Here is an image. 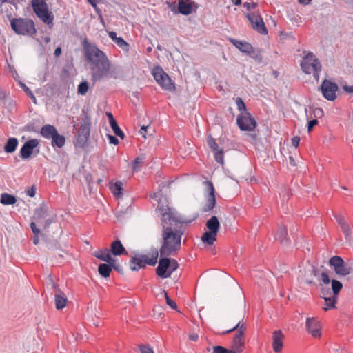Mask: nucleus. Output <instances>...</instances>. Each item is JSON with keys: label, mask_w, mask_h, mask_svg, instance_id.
I'll list each match as a JSON object with an SVG mask.
<instances>
[{"label": "nucleus", "mask_w": 353, "mask_h": 353, "mask_svg": "<svg viewBox=\"0 0 353 353\" xmlns=\"http://www.w3.org/2000/svg\"><path fill=\"white\" fill-rule=\"evenodd\" d=\"M158 210L161 213L163 228V243L160 254L168 256L174 254L181 248V236L184 233L183 224L189 221H186L161 201L159 203Z\"/></svg>", "instance_id": "1"}, {"label": "nucleus", "mask_w": 353, "mask_h": 353, "mask_svg": "<svg viewBox=\"0 0 353 353\" xmlns=\"http://www.w3.org/2000/svg\"><path fill=\"white\" fill-rule=\"evenodd\" d=\"M301 67L305 73H313L314 79L319 81V72L321 70V64L314 54L312 52L307 53L303 57Z\"/></svg>", "instance_id": "2"}, {"label": "nucleus", "mask_w": 353, "mask_h": 353, "mask_svg": "<svg viewBox=\"0 0 353 353\" xmlns=\"http://www.w3.org/2000/svg\"><path fill=\"white\" fill-rule=\"evenodd\" d=\"M83 47L85 58L90 62V65L108 59L104 52L99 49L96 45L90 43L87 39L83 40Z\"/></svg>", "instance_id": "3"}, {"label": "nucleus", "mask_w": 353, "mask_h": 353, "mask_svg": "<svg viewBox=\"0 0 353 353\" xmlns=\"http://www.w3.org/2000/svg\"><path fill=\"white\" fill-rule=\"evenodd\" d=\"M10 25L17 34L32 35L36 32L34 22L28 19H12Z\"/></svg>", "instance_id": "4"}, {"label": "nucleus", "mask_w": 353, "mask_h": 353, "mask_svg": "<svg viewBox=\"0 0 353 353\" xmlns=\"http://www.w3.org/2000/svg\"><path fill=\"white\" fill-rule=\"evenodd\" d=\"M32 6L37 16L46 24L52 27L54 16L48 10L44 0H32Z\"/></svg>", "instance_id": "5"}, {"label": "nucleus", "mask_w": 353, "mask_h": 353, "mask_svg": "<svg viewBox=\"0 0 353 353\" xmlns=\"http://www.w3.org/2000/svg\"><path fill=\"white\" fill-rule=\"evenodd\" d=\"M178 268L179 264L176 260L165 257L159 260L156 272L159 277L165 279L170 277Z\"/></svg>", "instance_id": "6"}, {"label": "nucleus", "mask_w": 353, "mask_h": 353, "mask_svg": "<svg viewBox=\"0 0 353 353\" xmlns=\"http://www.w3.org/2000/svg\"><path fill=\"white\" fill-rule=\"evenodd\" d=\"M110 68L108 59L90 65L92 81L97 82L107 77L110 73Z\"/></svg>", "instance_id": "7"}, {"label": "nucleus", "mask_w": 353, "mask_h": 353, "mask_svg": "<svg viewBox=\"0 0 353 353\" xmlns=\"http://www.w3.org/2000/svg\"><path fill=\"white\" fill-rule=\"evenodd\" d=\"M235 330H237V332L233 339L232 348L237 350L238 352H241L245 345L244 331L245 327L244 323H241V321H239L233 328L224 332V334L230 333Z\"/></svg>", "instance_id": "8"}, {"label": "nucleus", "mask_w": 353, "mask_h": 353, "mask_svg": "<svg viewBox=\"0 0 353 353\" xmlns=\"http://www.w3.org/2000/svg\"><path fill=\"white\" fill-rule=\"evenodd\" d=\"M152 75L157 83L164 90L168 91L174 90V85L168 74L161 68L157 67L152 70Z\"/></svg>", "instance_id": "9"}, {"label": "nucleus", "mask_w": 353, "mask_h": 353, "mask_svg": "<svg viewBox=\"0 0 353 353\" xmlns=\"http://www.w3.org/2000/svg\"><path fill=\"white\" fill-rule=\"evenodd\" d=\"M329 264L334 268L335 273L339 276H345L352 272V268L345 263L343 259L339 256L331 257L329 261Z\"/></svg>", "instance_id": "10"}, {"label": "nucleus", "mask_w": 353, "mask_h": 353, "mask_svg": "<svg viewBox=\"0 0 353 353\" xmlns=\"http://www.w3.org/2000/svg\"><path fill=\"white\" fill-rule=\"evenodd\" d=\"M90 132V120L88 117H85L81 123V128L77 132V139L76 145L82 148L87 143Z\"/></svg>", "instance_id": "11"}, {"label": "nucleus", "mask_w": 353, "mask_h": 353, "mask_svg": "<svg viewBox=\"0 0 353 353\" xmlns=\"http://www.w3.org/2000/svg\"><path fill=\"white\" fill-rule=\"evenodd\" d=\"M236 123L239 128L243 131H252L256 126L255 119L252 117L250 113L248 112H241V114L237 117Z\"/></svg>", "instance_id": "12"}, {"label": "nucleus", "mask_w": 353, "mask_h": 353, "mask_svg": "<svg viewBox=\"0 0 353 353\" xmlns=\"http://www.w3.org/2000/svg\"><path fill=\"white\" fill-rule=\"evenodd\" d=\"M246 17L249 20L251 23L252 28L261 34H267L268 30L265 27V25L263 22V20L259 14L257 12H252L246 14Z\"/></svg>", "instance_id": "13"}, {"label": "nucleus", "mask_w": 353, "mask_h": 353, "mask_svg": "<svg viewBox=\"0 0 353 353\" xmlns=\"http://www.w3.org/2000/svg\"><path fill=\"white\" fill-rule=\"evenodd\" d=\"M321 90L327 100L334 101L336 98L338 85L335 83L325 79L321 85Z\"/></svg>", "instance_id": "14"}, {"label": "nucleus", "mask_w": 353, "mask_h": 353, "mask_svg": "<svg viewBox=\"0 0 353 353\" xmlns=\"http://www.w3.org/2000/svg\"><path fill=\"white\" fill-rule=\"evenodd\" d=\"M39 141L38 139H30L23 144L20 150V156L23 159H29L31 155L34 153L35 149H37V153L39 152Z\"/></svg>", "instance_id": "15"}, {"label": "nucleus", "mask_w": 353, "mask_h": 353, "mask_svg": "<svg viewBox=\"0 0 353 353\" xmlns=\"http://www.w3.org/2000/svg\"><path fill=\"white\" fill-rule=\"evenodd\" d=\"M53 292L54 293V303L56 309L61 310L65 307L68 302V299L65 294L61 290L59 285L52 284Z\"/></svg>", "instance_id": "16"}, {"label": "nucleus", "mask_w": 353, "mask_h": 353, "mask_svg": "<svg viewBox=\"0 0 353 353\" xmlns=\"http://www.w3.org/2000/svg\"><path fill=\"white\" fill-rule=\"evenodd\" d=\"M206 185L207 192H208L207 203L203 208V212H208L212 210L216 203V199L214 195V188L213 184L207 181L205 182Z\"/></svg>", "instance_id": "17"}, {"label": "nucleus", "mask_w": 353, "mask_h": 353, "mask_svg": "<svg viewBox=\"0 0 353 353\" xmlns=\"http://www.w3.org/2000/svg\"><path fill=\"white\" fill-rule=\"evenodd\" d=\"M306 330L314 338L321 336L319 322L315 318H307L305 323Z\"/></svg>", "instance_id": "18"}, {"label": "nucleus", "mask_w": 353, "mask_h": 353, "mask_svg": "<svg viewBox=\"0 0 353 353\" xmlns=\"http://www.w3.org/2000/svg\"><path fill=\"white\" fill-rule=\"evenodd\" d=\"M335 218L345 235V239L349 242L352 241L353 239L352 229L345 220V218L341 215H336Z\"/></svg>", "instance_id": "19"}, {"label": "nucleus", "mask_w": 353, "mask_h": 353, "mask_svg": "<svg viewBox=\"0 0 353 353\" xmlns=\"http://www.w3.org/2000/svg\"><path fill=\"white\" fill-rule=\"evenodd\" d=\"M283 338L284 335L283 334L281 330H278L274 332L272 347L275 352L278 353L281 352L283 348Z\"/></svg>", "instance_id": "20"}, {"label": "nucleus", "mask_w": 353, "mask_h": 353, "mask_svg": "<svg viewBox=\"0 0 353 353\" xmlns=\"http://www.w3.org/2000/svg\"><path fill=\"white\" fill-rule=\"evenodd\" d=\"M141 256L145 263L150 265H154L157 262L159 251L156 248H152L147 254H142Z\"/></svg>", "instance_id": "21"}, {"label": "nucleus", "mask_w": 353, "mask_h": 353, "mask_svg": "<svg viewBox=\"0 0 353 353\" xmlns=\"http://www.w3.org/2000/svg\"><path fill=\"white\" fill-rule=\"evenodd\" d=\"M275 238L282 245L288 246L290 243V239L288 237L286 227L281 226L276 234Z\"/></svg>", "instance_id": "22"}, {"label": "nucleus", "mask_w": 353, "mask_h": 353, "mask_svg": "<svg viewBox=\"0 0 353 353\" xmlns=\"http://www.w3.org/2000/svg\"><path fill=\"white\" fill-rule=\"evenodd\" d=\"M110 254L111 253L108 249H105L103 250L96 251L94 253V256L101 261L112 265V263L115 262V259L111 256Z\"/></svg>", "instance_id": "23"}, {"label": "nucleus", "mask_w": 353, "mask_h": 353, "mask_svg": "<svg viewBox=\"0 0 353 353\" xmlns=\"http://www.w3.org/2000/svg\"><path fill=\"white\" fill-rule=\"evenodd\" d=\"M322 294L327 307L331 308L335 307L337 296L334 295L332 296L330 289L322 288Z\"/></svg>", "instance_id": "24"}, {"label": "nucleus", "mask_w": 353, "mask_h": 353, "mask_svg": "<svg viewBox=\"0 0 353 353\" xmlns=\"http://www.w3.org/2000/svg\"><path fill=\"white\" fill-rule=\"evenodd\" d=\"M109 250L110 253L114 254V256H119L123 254H128L120 240H116L113 241L111 243L110 249Z\"/></svg>", "instance_id": "25"}, {"label": "nucleus", "mask_w": 353, "mask_h": 353, "mask_svg": "<svg viewBox=\"0 0 353 353\" xmlns=\"http://www.w3.org/2000/svg\"><path fill=\"white\" fill-rule=\"evenodd\" d=\"M145 263L144 259L142 258L141 255L139 256H134L130 261V269L132 271H137L142 268L145 266Z\"/></svg>", "instance_id": "26"}, {"label": "nucleus", "mask_w": 353, "mask_h": 353, "mask_svg": "<svg viewBox=\"0 0 353 353\" xmlns=\"http://www.w3.org/2000/svg\"><path fill=\"white\" fill-rule=\"evenodd\" d=\"M232 42L238 49H239V50L243 52L250 54L253 51V47L249 43L237 41L235 39H232Z\"/></svg>", "instance_id": "27"}, {"label": "nucleus", "mask_w": 353, "mask_h": 353, "mask_svg": "<svg viewBox=\"0 0 353 353\" xmlns=\"http://www.w3.org/2000/svg\"><path fill=\"white\" fill-rule=\"evenodd\" d=\"M217 234V232L212 231H206L201 236V241L203 243L212 245L216 241Z\"/></svg>", "instance_id": "28"}, {"label": "nucleus", "mask_w": 353, "mask_h": 353, "mask_svg": "<svg viewBox=\"0 0 353 353\" xmlns=\"http://www.w3.org/2000/svg\"><path fill=\"white\" fill-rule=\"evenodd\" d=\"M57 132L56 128L51 125H46L41 129V134L48 139H52Z\"/></svg>", "instance_id": "29"}, {"label": "nucleus", "mask_w": 353, "mask_h": 353, "mask_svg": "<svg viewBox=\"0 0 353 353\" xmlns=\"http://www.w3.org/2000/svg\"><path fill=\"white\" fill-rule=\"evenodd\" d=\"M206 227L210 231L218 233L220 228V223L218 220V218L215 216H212L209 220L207 221Z\"/></svg>", "instance_id": "30"}, {"label": "nucleus", "mask_w": 353, "mask_h": 353, "mask_svg": "<svg viewBox=\"0 0 353 353\" xmlns=\"http://www.w3.org/2000/svg\"><path fill=\"white\" fill-rule=\"evenodd\" d=\"M116 268L113 264H106V263H102L100 264L98 268V272L101 276H102L104 278H107L110 276V274L112 271V268Z\"/></svg>", "instance_id": "31"}, {"label": "nucleus", "mask_w": 353, "mask_h": 353, "mask_svg": "<svg viewBox=\"0 0 353 353\" xmlns=\"http://www.w3.org/2000/svg\"><path fill=\"white\" fill-rule=\"evenodd\" d=\"M18 145L17 138H9L4 146V150L8 153H12L15 151Z\"/></svg>", "instance_id": "32"}, {"label": "nucleus", "mask_w": 353, "mask_h": 353, "mask_svg": "<svg viewBox=\"0 0 353 353\" xmlns=\"http://www.w3.org/2000/svg\"><path fill=\"white\" fill-rule=\"evenodd\" d=\"M52 139V145L53 147H57V148H62L65 143V139L64 136L59 134L58 132H57Z\"/></svg>", "instance_id": "33"}, {"label": "nucleus", "mask_w": 353, "mask_h": 353, "mask_svg": "<svg viewBox=\"0 0 353 353\" xmlns=\"http://www.w3.org/2000/svg\"><path fill=\"white\" fill-rule=\"evenodd\" d=\"M178 8L179 12L185 15L190 14L192 11V6L188 3L184 2L183 0H180Z\"/></svg>", "instance_id": "34"}, {"label": "nucleus", "mask_w": 353, "mask_h": 353, "mask_svg": "<svg viewBox=\"0 0 353 353\" xmlns=\"http://www.w3.org/2000/svg\"><path fill=\"white\" fill-rule=\"evenodd\" d=\"M16 201V198L8 193H3L1 196V203L5 205H13Z\"/></svg>", "instance_id": "35"}, {"label": "nucleus", "mask_w": 353, "mask_h": 353, "mask_svg": "<svg viewBox=\"0 0 353 353\" xmlns=\"http://www.w3.org/2000/svg\"><path fill=\"white\" fill-rule=\"evenodd\" d=\"M310 110L312 111L310 115L307 114V119H312L314 117V119L321 118L323 116V111L320 108H311L310 107Z\"/></svg>", "instance_id": "36"}, {"label": "nucleus", "mask_w": 353, "mask_h": 353, "mask_svg": "<svg viewBox=\"0 0 353 353\" xmlns=\"http://www.w3.org/2000/svg\"><path fill=\"white\" fill-rule=\"evenodd\" d=\"M114 43L125 52H128L129 51L130 46L122 37H118Z\"/></svg>", "instance_id": "37"}, {"label": "nucleus", "mask_w": 353, "mask_h": 353, "mask_svg": "<svg viewBox=\"0 0 353 353\" xmlns=\"http://www.w3.org/2000/svg\"><path fill=\"white\" fill-rule=\"evenodd\" d=\"M342 287L343 285L340 281L333 279L332 281V290L333 295L337 296Z\"/></svg>", "instance_id": "38"}, {"label": "nucleus", "mask_w": 353, "mask_h": 353, "mask_svg": "<svg viewBox=\"0 0 353 353\" xmlns=\"http://www.w3.org/2000/svg\"><path fill=\"white\" fill-rule=\"evenodd\" d=\"M89 90V83L87 81L81 82L77 88V93L80 95H85Z\"/></svg>", "instance_id": "39"}, {"label": "nucleus", "mask_w": 353, "mask_h": 353, "mask_svg": "<svg viewBox=\"0 0 353 353\" xmlns=\"http://www.w3.org/2000/svg\"><path fill=\"white\" fill-rule=\"evenodd\" d=\"M122 183L120 181L116 182L112 188V193L117 197H119L122 195Z\"/></svg>", "instance_id": "40"}, {"label": "nucleus", "mask_w": 353, "mask_h": 353, "mask_svg": "<svg viewBox=\"0 0 353 353\" xmlns=\"http://www.w3.org/2000/svg\"><path fill=\"white\" fill-rule=\"evenodd\" d=\"M114 133L118 136L119 137H120L121 139H123L124 137H125V134L123 132V131L121 130V128H119V126L118 125L117 123L115 122L112 124L110 125Z\"/></svg>", "instance_id": "41"}, {"label": "nucleus", "mask_w": 353, "mask_h": 353, "mask_svg": "<svg viewBox=\"0 0 353 353\" xmlns=\"http://www.w3.org/2000/svg\"><path fill=\"white\" fill-rule=\"evenodd\" d=\"M207 142L208 145L213 150L214 152L219 150L215 139L212 138L211 136H209L208 137Z\"/></svg>", "instance_id": "42"}, {"label": "nucleus", "mask_w": 353, "mask_h": 353, "mask_svg": "<svg viewBox=\"0 0 353 353\" xmlns=\"http://www.w3.org/2000/svg\"><path fill=\"white\" fill-rule=\"evenodd\" d=\"M214 157L219 163L223 164L224 159H223V150L220 149L216 152H214Z\"/></svg>", "instance_id": "43"}, {"label": "nucleus", "mask_w": 353, "mask_h": 353, "mask_svg": "<svg viewBox=\"0 0 353 353\" xmlns=\"http://www.w3.org/2000/svg\"><path fill=\"white\" fill-rule=\"evenodd\" d=\"M236 103L238 108V110L241 111V112H248L246 110V106L245 103L243 101L241 98H237L236 100Z\"/></svg>", "instance_id": "44"}, {"label": "nucleus", "mask_w": 353, "mask_h": 353, "mask_svg": "<svg viewBox=\"0 0 353 353\" xmlns=\"http://www.w3.org/2000/svg\"><path fill=\"white\" fill-rule=\"evenodd\" d=\"M139 350L141 353H154L152 347L148 345H140Z\"/></svg>", "instance_id": "45"}, {"label": "nucleus", "mask_w": 353, "mask_h": 353, "mask_svg": "<svg viewBox=\"0 0 353 353\" xmlns=\"http://www.w3.org/2000/svg\"><path fill=\"white\" fill-rule=\"evenodd\" d=\"M164 295L166 300V303L172 309L176 310L177 307L176 303L172 301L168 295L167 292L164 291Z\"/></svg>", "instance_id": "46"}, {"label": "nucleus", "mask_w": 353, "mask_h": 353, "mask_svg": "<svg viewBox=\"0 0 353 353\" xmlns=\"http://www.w3.org/2000/svg\"><path fill=\"white\" fill-rule=\"evenodd\" d=\"M20 85L23 88V90L26 92V93L27 94H28L32 99H33L34 102L35 103V97L33 95L32 92H31V90L29 89V88H28L24 83H20Z\"/></svg>", "instance_id": "47"}, {"label": "nucleus", "mask_w": 353, "mask_h": 353, "mask_svg": "<svg viewBox=\"0 0 353 353\" xmlns=\"http://www.w3.org/2000/svg\"><path fill=\"white\" fill-rule=\"evenodd\" d=\"M144 157H137L133 163V170H137V166L139 164H142L143 163Z\"/></svg>", "instance_id": "48"}, {"label": "nucleus", "mask_w": 353, "mask_h": 353, "mask_svg": "<svg viewBox=\"0 0 353 353\" xmlns=\"http://www.w3.org/2000/svg\"><path fill=\"white\" fill-rule=\"evenodd\" d=\"M214 353H228V350L222 346H214L213 347Z\"/></svg>", "instance_id": "49"}, {"label": "nucleus", "mask_w": 353, "mask_h": 353, "mask_svg": "<svg viewBox=\"0 0 353 353\" xmlns=\"http://www.w3.org/2000/svg\"><path fill=\"white\" fill-rule=\"evenodd\" d=\"M320 279L325 285H328L330 282V277L326 272H322Z\"/></svg>", "instance_id": "50"}, {"label": "nucleus", "mask_w": 353, "mask_h": 353, "mask_svg": "<svg viewBox=\"0 0 353 353\" xmlns=\"http://www.w3.org/2000/svg\"><path fill=\"white\" fill-rule=\"evenodd\" d=\"M318 121L316 119H312L307 123V131L310 132L312 130L313 128L317 125Z\"/></svg>", "instance_id": "51"}, {"label": "nucleus", "mask_w": 353, "mask_h": 353, "mask_svg": "<svg viewBox=\"0 0 353 353\" xmlns=\"http://www.w3.org/2000/svg\"><path fill=\"white\" fill-rule=\"evenodd\" d=\"M243 6L246 8L248 10H254L257 7V3L245 2L243 3Z\"/></svg>", "instance_id": "52"}, {"label": "nucleus", "mask_w": 353, "mask_h": 353, "mask_svg": "<svg viewBox=\"0 0 353 353\" xmlns=\"http://www.w3.org/2000/svg\"><path fill=\"white\" fill-rule=\"evenodd\" d=\"M108 137L111 144L117 145L119 143V140L114 136L108 134Z\"/></svg>", "instance_id": "53"}, {"label": "nucleus", "mask_w": 353, "mask_h": 353, "mask_svg": "<svg viewBox=\"0 0 353 353\" xmlns=\"http://www.w3.org/2000/svg\"><path fill=\"white\" fill-rule=\"evenodd\" d=\"M30 228L32 229V232L34 233V235L39 234L40 230L36 227V224L34 222H32L30 223Z\"/></svg>", "instance_id": "54"}, {"label": "nucleus", "mask_w": 353, "mask_h": 353, "mask_svg": "<svg viewBox=\"0 0 353 353\" xmlns=\"http://www.w3.org/2000/svg\"><path fill=\"white\" fill-rule=\"evenodd\" d=\"M343 90L350 94H353V85H343Z\"/></svg>", "instance_id": "55"}, {"label": "nucleus", "mask_w": 353, "mask_h": 353, "mask_svg": "<svg viewBox=\"0 0 353 353\" xmlns=\"http://www.w3.org/2000/svg\"><path fill=\"white\" fill-rule=\"evenodd\" d=\"M27 194L30 197H34L36 194V188L34 186H32L30 189L28 190Z\"/></svg>", "instance_id": "56"}, {"label": "nucleus", "mask_w": 353, "mask_h": 353, "mask_svg": "<svg viewBox=\"0 0 353 353\" xmlns=\"http://www.w3.org/2000/svg\"><path fill=\"white\" fill-rule=\"evenodd\" d=\"M299 142H300V137H294L292 139V144L293 146L294 147H297L299 144Z\"/></svg>", "instance_id": "57"}, {"label": "nucleus", "mask_w": 353, "mask_h": 353, "mask_svg": "<svg viewBox=\"0 0 353 353\" xmlns=\"http://www.w3.org/2000/svg\"><path fill=\"white\" fill-rule=\"evenodd\" d=\"M106 115H107L108 119L109 120L110 125L117 122L116 120L114 119L113 115L112 114V113L106 112Z\"/></svg>", "instance_id": "58"}, {"label": "nucleus", "mask_w": 353, "mask_h": 353, "mask_svg": "<svg viewBox=\"0 0 353 353\" xmlns=\"http://www.w3.org/2000/svg\"><path fill=\"white\" fill-rule=\"evenodd\" d=\"M108 35L114 41L118 38L117 37V33L114 31L108 32Z\"/></svg>", "instance_id": "59"}, {"label": "nucleus", "mask_w": 353, "mask_h": 353, "mask_svg": "<svg viewBox=\"0 0 353 353\" xmlns=\"http://www.w3.org/2000/svg\"><path fill=\"white\" fill-rule=\"evenodd\" d=\"M198 338L199 336L196 334H192L189 335V339L193 341H197Z\"/></svg>", "instance_id": "60"}, {"label": "nucleus", "mask_w": 353, "mask_h": 353, "mask_svg": "<svg viewBox=\"0 0 353 353\" xmlns=\"http://www.w3.org/2000/svg\"><path fill=\"white\" fill-rule=\"evenodd\" d=\"M61 53V47H58L55 49L54 50V56L55 57H59Z\"/></svg>", "instance_id": "61"}, {"label": "nucleus", "mask_w": 353, "mask_h": 353, "mask_svg": "<svg viewBox=\"0 0 353 353\" xmlns=\"http://www.w3.org/2000/svg\"><path fill=\"white\" fill-rule=\"evenodd\" d=\"M32 240H33V243L34 245H37L39 242V235H34Z\"/></svg>", "instance_id": "62"}, {"label": "nucleus", "mask_w": 353, "mask_h": 353, "mask_svg": "<svg viewBox=\"0 0 353 353\" xmlns=\"http://www.w3.org/2000/svg\"><path fill=\"white\" fill-rule=\"evenodd\" d=\"M148 127H145V126H142L141 130H140V133L144 137H145V132H146V130H147Z\"/></svg>", "instance_id": "63"}, {"label": "nucleus", "mask_w": 353, "mask_h": 353, "mask_svg": "<svg viewBox=\"0 0 353 353\" xmlns=\"http://www.w3.org/2000/svg\"><path fill=\"white\" fill-rule=\"evenodd\" d=\"M52 221L50 219H48L45 221L44 228H46L50 223Z\"/></svg>", "instance_id": "64"}]
</instances>
